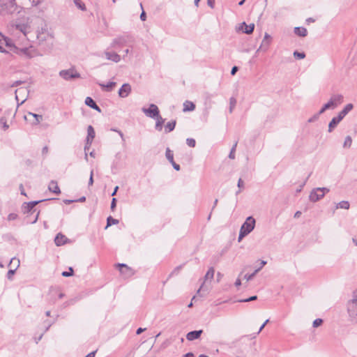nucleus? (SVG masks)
Masks as SVG:
<instances>
[{"label":"nucleus","mask_w":357,"mask_h":357,"mask_svg":"<svg viewBox=\"0 0 357 357\" xmlns=\"http://www.w3.org/2000/svg\"><path fill=\"white\" fill-rule=\"evenodd\" d=\"M96 133L92 126H89L87 128V137L86 139V144L91 145L93 139L95 138Z\"/></svg>","instance_id":"nucleus-18"},{"label":"nucleus","mask_w":357,"mask_h":357,"mask_svg":"<svg viewBox=\"0 0 357 357\" xmlns=\"http://www.w3.org/2000/svg\"><path fill=\"white\" fill-rule=\"evenodd\" d=\"M355 307H357V289L353 291L352 298L347 303V310H353Z\"/></svg>","instance_id":"nucleus-17"},{"label":"nucleus","mask_w":357,"mask_h":357,"mask_svg":"<svg viewBox=\"0 0 357 357\" xmlns=\"http://www.w3.org/2000/svg\"><path fill=\"white\" fill-rule=\"evenodd\" d=\"M348 312L351 315H356L357 316V306L355 307L353 310H347Z\"/></svg>","instance_id":"nucleus-58"},{"label":"nucleus","mask_w":357,"mask_h":357,"mask_svg":"<svg viewBox=\"0 0 357 357\" xmlns=\"http://www.w3.org/2000/svg\"><path fill=\"white\" fill-rule=\"evenodd\" d=\"M24 83V81H22V80H17L15 82H14L11 85H10V87H15V86H20L22 84Z\"/></svg>","instance_id":"nucleus-55"},{"label":"nucleus","mask_w":357,"mask_h":357,"mask_svg":"<svg viewBox=\"0 0 357 357\" xmlns=\"http://www.w3.org/2000/svg\"><path fill=\"white\" fill-rule=\"evenodd\" d=\"M341 121L342 119L338 116H334L328 123V132H332Z\"/></svg>","instance_id":"nucleus-19"},{"label":"nucleus","mask_w":357,"mask_h":357,"mask_svg":"<svg viewBox=\"0 0 357 357\" xmlns=\"http://www.w3.org/2000/svg\"><path fill=\"white\" fill-rule=\"evenodd\" d=\"M268 322H269V319H266V320L264 322V324L260 326V328H259V331H258L256 333H255V334H253V335H253L252 338H255V337H256V336H257L258 334H259V333H260V332L264 329V328L266 326V325Z\"/></svg>","instance_id":"nucleus-49"},{"label":"nucleus","mask_w":357,"mask_h":357,"mask_svg":"<svg viewBox=\"0 0 357 357\" xmlns=\"http://www.w3.org/2000/svg\"><path fill=\"white\" fill-rule=\"evenodd\" d=\"M84 102H85L86 105H87L88 107H89L91 108H93L96 104V102L94 101V100L91 97H86Z\"/></svg>","instance_id":"nucleus-37"},{"label":"nucleus","mask_w":357,"mask_h":357,"mask_svg":"<svg viewBox=\"0 0 357 357\" xmlns=\"http://www.w3.org/2000/svg\"><path fill=\"white\" fill-rule=\"evenodd\" d=\"M238 70V66H233L231 70V75H236V73H237Z\"/></svg>","instance_id":"nucleus-61"},{"label":"nucleus","mask_w":357,"mask_h":357,"mask_svg":"<svg viewBox=\"0 0 357 357\" xmlns=\"http://www.w3.org/2000/svg\"><path fill=\"white\" fill-rule=\"evenodd\" d=\"M93 170H91V174H90L89 180V185H93Z\"/></svg>","instance_id":"nucleus-59"},{"label":"nucleus","mask_w":357,"mask_h":357,"mask_svg":"<svg viewBox=\"0 0 357 357\" xmlns=\"http://www.w3.org/2000/svg\"><path fill=\"white\" fill-rule=\"evenodd\" d=\"M351 144H352L351 137L350 136H347L345 137V139H344V142L343 144V147L344 148H350L351 146Z\"/></svg>","instance_id":"nucleus-41"},{"label":"nucleus","mask_w":357,"mask_h":357,"mask_svg":"<svg viewBox=\"0 0 357 357\" xmlns=\"http://www.w3.org/2000/svg\"><path fill=\"white\" fill-rule=\"evenodd\" d=\"M142 110L147 116L151 119L157 118L160 115L158 106L153 103L149 105V108L143 107Z\"/></svg>","instance_id":"nucleus-10"},{"label":"nucleus","mask_w":357,"mask_h":357,"mask_svg":"<svg viewBox=\"0 0 357 357\" xmlns=\"http://www.w3.org/2000/svg\"><path fill=\"white\" fill-rule=\"evenodd\" d=\"M207 3L209 7L213 8L215 6V0H207Z\"/></svg>","instance_id":"nucleus-64"},{"label":"nucleus","mask_w":357,"mask_h":357,"mask_svg":"<svg viewBox=\"0 0 357 357\" xmlns=\"http://www.w3.org/2000/svg\"><path fill=\"white\" fill-rule=\"evenodd\" d=\"M0 124L1 125L2 130L4 131L9 128V125L7 123V119L6 116H1L0 118Z\"/></svg>","instance_id":"nucleus-32"},{"label":"nucleus","mask_w":357,"mask_h":357,"mask_svg":"<svg viewBox=\"0 0 357 357\" xmlns=\"http://www.w3.org/2000/svg\"><path fill=\"white\" fill-rule=\"evenodd\" d=\"M17 218H18V215L17 213H10L8 214L7 219L8 221H11V220H16Z\"/></svg>","instance_id":"nucleus-51"},{"label":"nucleus","mask_w":357,"mask_h":357,"mask_svg":"<svg viewBox=\"0 0 357 357\" xmlns=\"http://www.w3.org/2000/svg\"><path fill=\"white\" fill-rule=\"evenodd\" d=\"M116 266L119 267L121 274L126 278H130L135 274V271L126 264H117Z\"/></svg>","instance_id":"nucleus-11"},{"label":"nucleus","mask_w":357,"mask_h":357,"mask_svg":"<svg viewBox=\"0 0 357 357\" xmlns=\"http://www.w3.org/2000/svg\"><path fill=\"white\" fill-rule=\"evenodd\" d=\"M20 7L17 5L15 0H0L1 15L20 13Z\"/></svg>","instance_id":"nucleus-1"},{"label":"nucleus","mask_w":357,"mask_h":357,"mask_svg":"<svg viewBox=\"0 0 357 357\" xmlns=\"http://www.w3.org/2000/svg\"><path fill=\"white\" fill-rule=\"evenodd\" d=\"M328 192L329 189L325 187L314 188L311 191L309 199L312 202H317L323 198L325 194Z\"/></svg>","instance_id":"nucleus-6"},{"label":"nucleus","mask_w":357,"mask_h":357,"mask_svg":"<svg viewBox=\"0 0 357 357\" xmlns=\"http://www.w3.org/2000/svg\"><path fill=\"white\" fill-rule=\"evenodd\" d=\"M237 146V142H236L234 146H232L231 151H230V153L229 154V158H231V159H234L235 158V150H236V147Z\"/></svg>","instance_id":"nucleus-50"},{"label":"nucleus","mask_w":357,"mask_h":357,"mask_svg":"<svg viewBox=\"0 0 357 357\" xmlns=\"http://www.w3.org/2000/svg\"><path fill=\"white\" fill-rule=\"evenodd\" d=\"M174 169L176 171H179L181 169V167L178 164L176 163L175 162L171 163Z\"/></svg>","instance_id":"nucleus-63"},{"label":"nucleus","mask_w":357,"mask_h":357,"mask_svg":"<svg viewBox=\"0 0 357 357\" xmlns=\"http://www.w3.org/2000/svg\"><path fill=\"white\" fill-rule=\"evenodd\" d=\"M73 1L75 6L81 10H86V6L81 0H73Z\"/></svg>","instance_id":"nucleus-39"},{"label":"nucleus","mask_w":357,"mask_h":357,"mask_svg":"<svg viewBox=\"0 0 357 357\" xmlns=\"http://www.w3.org/2000/svg\"><path fill=\"white\" fill-rule=\"evenodd\" d=\"M270 43H271V41H269V40H263L260 47L257 50L256 53L259 52V51L266 52L268 49Z\"/></svg>","instance_id":"nucleus-28"},{"label":"nucleus","mask_w":357,"mask_h":357,"mask_svg":"<svg viewBox=\"0 0 357 357\" xmlns=\"http://www.w3.org/2000/svg\"><path fill=\"white\" fill-rule=\"evenodd\" d=\"M239 29L244 33L251 34L254 31L255 24L252 23L248 25L245 22H243L240 24Z\"/></svg>","instance_id":"nucleus-14"},{"label":"nucleus","mask_w":357,"mask_h":357,"mask_svg":"<svg viewBox=\"0 0 357 357\" xmlns=\"http://www.w3.org/2000/svg\"><path fill=\"white\" fill-rule=\"evenodd\" d=\"M195 109V105L193 102L186 100L183 103V112L193 111Z\"/></svg>","instance_id":"nucleus-27"},{"label":"nucleus","mask_w":357,"mask_h":357,"mask_svg":"<svg viewBox=\"0 0 357 357\" xmlns=\"http://www.w3.org/2000/svg\"><path fill=\"white\" fill-rule=\"evenodd\" d=\"M110 130L116 132V134H119V135L121 138L122 142H125L126 139H125L124 135L122 132V131H121L120 130H119L118 128H112L110 129Z\"/></svg>","instance_id":"nucleus-45"},{"label":"nucleus","mask_w":357,"mask_h":357,"mask_svg":"<svg viewBox=\"0 0 357 357\" xmlns=\"http://www.w3.org/2000/svg\"><path fill=\"white\" fill-rule=\"evenodd\" d=\"M319 118V116L317 114V113H316L315 114H314L312 117H310L307 120V122L308 123H313V122L316 121L317 120H318Z\"/></svg>","instance_id":"nucleus-54"},{"label":"nucleus","mask_w":357,"mask_h":357,"mask_svg":"<svg viewBox=\"0 0 357 357\" xmlns=\"http://www.w3.org/2000/svg\"><path fill=\"white\" fill-rule=\"evenodd\" d=\"M293 55L296 59H303L306 56L304 52H298L296 50L294 52Z\"/></svg>","instance_id":"nucleus-38"},{"label":"nucleus","mask_w":357,"mask_h":357,"mask_svg":"<svg viewBox=\"0 0 357 357\" xmlns=\"http://www.w3.org/2000/svg\"><path fill=\"white\" fill-rule=\"evenodd\" d=\"M354 108L351 103H349L338 113L337 116L342 120L345 116Z\"/></svg>","instance_id":"nucleus-21"},{"label":"nucleus","mask_w":357,"mask_h":357,"mask_svg":"<svg viewBox=\"0 0 357 357\" xmlns=\"http://www.w3.org/2000/svg\"><path fill=\"white\" fill-rule=\"evenodd\" d=\"M16 29L19 30L24 36H26V31L28 29V26H27V25H26L24 24H16Z\"/></svg>","instance_id":"nucleus-34"},{"label":"nucleus","mask_w":357,"mask_h":357,"mask_svg":"<svg viewBox=\"0 0 357 357\" xmlns=\"http://www.w3.org/2000/svg\"><path fill=\"white\" fill-rule=\"evenodd\" d=\"M10 51L26 59H31L37 55L36 50L32 45L20 48L15 45L14 47L10 49Z\"/></svg>","instance_id":"nucleus-5"},{"label":"nucleus","mask_w":357,"mask_h":357,"mask_svg":"<svg viewBox=\"0 0 357 357\" xmlns=\"http://www.w3.org/2000/svg\"><path fill=\"white\" fill-rule=\"evenodd\" d=\"M344 97L341 94L333 95L330 100L324 104L328 109H334L343 102Z\"/></svg>","instance_id":"nucleus-7"},{"label":"nucleus","mask_w":357,"mask_h":357,"mask_svg":"<svg viewBox=\"0 0 357 357\" xmlns=\"http://www.w3.org/2000/svg\"><path fill=\"white\" fill-rule=\"evenodd\" d=\"M135 42V38L130 33L123 34L122 36H119L114 39H113L112 43H111V47L116 48V47H121L124 45H129L130 47H132V44Z\"/></svg>","instance_id":"nucleus-2"},{"label":"nucleus","mask_w":357,"mask_h":357,"mask_svg":"<svg viewBox=\"0 0 357 357\" xmlns=\"http://www.w3.org/2000/svg\"><path fill=\"white\" fill-rule=\"evenodd\" d=\"M153 119L156 121L155 129L158 131H161L162 130V125L165 123V119L160 115Z\"/></svg>","instance_id":"nucleus-26"},{"label":"nucleus","mask_w":357,"mask_h":357,"mask_svg":"<svg viewBox=\"0 0 357 357\" xmlns=\"http://www.w3.org/2000/svg\"><path fill=\"white\" fill-rule=\"evenodd\" d=\"M73 275H74V270L72 267H69L68 271H63L61 273V275L63 277H66V278L73 276Z\"/></svg>","instance_id":"nucleus-42"},{"label":"nucleus","mask_w":357,"mask_h":357,"mask_svg":"<svg viewBox=\"0 0 357 357\" xmlns=\"http://www.w3.org/2000/svg\"><path fill=\"white\" fill-rule=\"evenodd\" d=\"M323 319H320V318H317L316 319L314 320L313 323H312V326L314 328H317V327H319V326H321L322 324H323Z\"/></svg>","instance_id":"nucleus-48"},{"label":"nucleus","mask_w":357,"mask_h":357,"mask_svg":"<svg viewBox=\"0 0 357 357\" xmlns=\"http://www.w3.org/2000/svg\"><path fill=\"white\" fill-rule=\"evenodd\" d=\"M310 176V175L307 177V178L305 179V181H303V183L302 184L300 185L299 188H298V189L296 190V192H301L303 190V188L305 186V183H306V181L308 178V177Z\"/></svg>","instance_id":"nucleus-56"},{"label":"nucleus","mask_w":357,"mask_h":357,"mask_svg":"<svg viewBox=\"0 0 357 357\" xmlns=\"http://www.w3.org/2000/svg\"><path fill=\"white\" fill-rule=\"evenodd\" d=\"M58 198H52L49 199V200H57ZM45 201H48V199H41V200H36L31 201L29 202H24L22 205V211L24 214L26 215V218H30L34 213H37L38 210L36 208V206L39 203H41Z\"/></svg>","instance_id":"nucleus-4"},{"label":"nucleus","mask_w":357,"mask_h":357,"mask_svg":"<svg viewBox=\"0 0 357 357\" xmlns=\"http://www.w3.org/2000/svg\"><path fill=\"white\" fill-rule=\"evenodd\" d=\"M349 202L348 201L343 200L337 204L335 208L349 209Z\"/></svg>","instance_id":"nucleus-29"},{"label":"nucleus","mask_w":357,"mask_h":357,"mask_svg":"<svg viewBox=\"0 0 357 357\" xmlns=\"http://www.w3.org/2000/svg\"><path fill=\"white\" fill-rule=\"evenodd\" d=\"M214 273H215L214 268L210 267L204 276L205 280H207L208 279H210V280L213 279V276H214Z\"/></svg>","instance_id":"nucleus-33"},{"label":"nucleus","mask_w":357,"mask_h":357,"mask_svg":"<svg viewBox=\"0 0 357 357\" xmlns=\"http://www.w3.org/2000/svg\"><path fill=\"white\" fill-rule=\"evenodd\" d=\"M237 186L238 188L242 189L244 188V183L241 178H239L238 181Z\"/></svg>","instance_id":"nucleus-60"},{"label":"nucleus","mask_w":357,"mask_h":357,"mask_svg":"<svg viewBox=\"0 0 357 357\" xmlns=\"http://www.w3.org/2000/svg\"><path fill=\"white\" fill-rule=\"evenodd\" d=\"M37 40L41 46L46 43V47H43L45 50H50L53 46V37L45 29H41V31H38Z\"/></svg>","instance_id":"nucleus-3"},{"label":"nucleus","mask_w":357,"mask_h":357,"mask_svg":"<svg viewBox=\"0 0 357 357\" xmlns=\"http://www.w3.org/2000/svg\"><path fill=\"white\" fill-rule=\"evenodd\" d=\"M59 75L66 80H70L80 77V74L73 68L68 70H61L59 72Z\"/></svg>","instance_id":"nucleus-9"},{"label":"nucleus","mask_w":357,"mask_h":357,"mask_svg":"<svg viewBox=\"0 0 357 357\" xmlns=\"http://www.w3.org/2000/svg\"><path fill=\"white\" fill-rule=\"evenodd\" d=\"M0 43L4 44L6 47H9L10 50L13 49L15 46V44H14L13 40L11 38L6 36L1 31H0Z\"/></svg>","instance_id":"nucleus-13"},{"label":"nucleus","mask_w":357,"mask_h":357,"mask_svg":"<svg viewBox=\"0 0 357 357\" xmlns=\"http://www.w3.org/2000/svg\"><path fill=\"white\" fill-rule=\"evenodd\" d=\"M255 219L252 216H249L241 225L240 230L249 234L255 229Z\"/></svg>","instance_id":"nucleus-8"},{"label":"nucleus","mask_w":357,"mask_h":357,"mask_svg":"<svg viewBox=\"0 0 357 357\" xmlns=\"http://www.w3.org/2000/svg\"><path fill=\"white\" fill-rule=\"evenodd\" d=\"M165 156L167 159V160L170 162V163H172L174 162V153L173 152L169 149V148H167L166 149V151H165Z\"/></svg>","instance_id":"nucleus-31"},{"label":"nucleus","mask_w":357,"mask_h":357,"mask_svg":"<svg viewBox=\"0 0 357 357\" xmlns=\"http://www.w3.org/2000/svg\"><path fill=\"white\" fill-rule=\"evenodd\" d=\"M48 189L50 192L56 195H59L61 193V190L57 184V182L55 181H50L48 186Z\"/></svg>","instance_id":"nucleus-23"},{"label":"nucleus","mask_w":357,"mask_h":357,"mask_svg":"<svg viewBox=\"0 0 357 357\" xmlns=\"http://www.w3.org/2000/svg\"><path fill=\"white\" fill-rule=\"evenodd\" d=\"M176 125V120H172L167 123V124L165 126V132L169 133L172 131H173L175 129Z\"/></svg>","instance_id":"nucleus-25"},{"label":"nucleus","mask_w":357,"mask_h":357,"mask_svg":"<svg viewBox=\"0 0 357 357\" xmlns=\"http://www.w3.org/2000/svg\"><path fill=\"white\" fill-rule=\"evenodd\" d=\"M229 104H230L229 112H230V113H231L233 111V108L235 107V105L236 104V100L235 99V98H234V97L230 98Z\"/></svg>","instance_id":"nucleus-46"},{"label":"nucleus","mask_w":357,"mask_h":357,"mask_svg":"<svg viewBox=\"0 0 357 357\" xmlns=\"http://www.w3.org/2000/svg\"><path fill=\"white\" fill-rule=\"evenodd\" d=\"M98 85L101 87L102 90L107 92H110L116 85V83L115 82H109L107 84L99 83Z\"/></svg>","instance_id":"nucleus-22"},{"label":"nucleus","mask_w":357,"mask_h":357,"mask_svg":"<svg viewBox=\"0 0 357 357\" xmlns=\"http://www.w3.org/2000/svg\"><path fill=\"white\" fill-rule=\"evenodd\" d=\"M68 241V238L61 233H59L54 238V243L56 246H61L65 245Z\"/></svg>","instance_id":"nucleus-16"},{"label":"nucleus","mask_w":357,"mask_h":357,"mask_svg":"<svg viewBox=\"0 0 357 357\" xmlns=\"http://www.w3.org/2000/svg\"><path fill=\"white\" fill-rule=\"evenodd\" d=\"M15 273V269H10L7 273V278L10 280L13 279V276Z\"/></svg>","instance_id":"nucleus-53"},{"label":"nucleus","mask_w":357,"mask_h":357,"mask_svg":"<svg viewBox=\"0 0 357 357\" xmlns=\"http://www.w3.org/2000/svg\"><path fill=\"white\" fill-rule=\"evenodd\" d=\"M185 265V263H184L183 264H181V265L178 266H176V268H174V269L170 273L169 277L178 275L179 271L183 268V266Z\"/></svg>","instance_id":"nucleus-40"},{"label":"nucleus","mask_w":357,"mask_h":357,"mask_svg":"<svg viewBox=\"0 0 357 357\" xmlns=\"http://www.w3.org/2000/svg\"><path fill=\"white\" fill-rule=\"evenodd\" d=\"M202 333H203V330L192 331L187 333L186 339L188 341H193V340H197L200 337Z\"/></svg>","instance_id":"nucleus-15"},{"label":"nucleus","mask_w":357,"mask_h":357,"mask_svg":"<svg viewBox=\"0 0 357 357\" xmlns=\"http://www.w3.org/2000/svg\"><path fill=\"white\" fill-rule=\"evenodd\" d=\"M40 213V211L38 210L33 218H31V216L30 218H26L28 219L27 222L30 224H35L38 220Z\"/></svg>","instance_id":"nucleus-36"},{"label":"nucleus","mask_w":357,"mask_h":357,"mask_svg":"<svg viewBox=\"0 0 357 357\" xmlns=\"http://www.w3.org/2000/svg\"><path fill=\"white\" fill-rule=\"evenodd\" d=\"M259 271V268H257L251 274H245V276H244V278L247 280V281H250L251 280H252L254 278V277L255 276V275Z\"/></svg>","instance_id":"nucleus-43"},{"label":"nucleus","mask_w":357,"mask_h":357,"mask_svg":"<svg viewBox=\"0 0 357 357\" xmlns=\"http://www.w3.org/2000/svg\"><path fill=\"white\" fill-rule=\"evenodd\" d=\"M105 56L107 59L112 61L115 63H118L121 61V56L116 52H105Z\"/></svg>","instance_id":"nucleus-20"},{"label":"nucleus","mask_w":357,"mask_h":357,"mask_svg":"<svg viewBox=\"0 0 357 357\" xmlns=\"http://www.w3.org/2000/svg\"><path fill=\"white\" fill-rule=\"evenodd\" d=\"M118 223H119V220L117 219H115V218H112V216H109L107 218L106 228H107L108 227H110L113 225H116Z\"/></svg>","instance_id":"nucleus-35"},{"label":"nucleus","mask_w":357,"mask_h":357,"mask_svg":"<svg viewBox=\"0 0 357 357\" xmlns=\"http://www.w3.org/2000/svg\"><path fill=\"white\" fill-rule=\"evenodd\" d=\"M257 299V296H250L249 298H245V299L238 300L237 302H239V303H247V302H250V301H256Z\"/></svg>","instance_id":"nucleus-44"},{"label":"nucleus","mask_w":357,"mask_h":357,"mask_svg":"<svg viewBox=\"0 0 357 357\" xmlns=\"http://www.w3.org/2000/svg\"><path fill=\"white\" fill-rule=\"evenodd\" d=\"M328 109L326 107V106L324 105L320 109V110L317 112V114L320 116L323 113H324Z\"/></svg>","instance_id":"nucleus-62"},{"label":"nucleus","mask_w":357,"mask_h":357,"mask_svg":"<svg viewBox=\"0 0 357 357\" xmlns=\"http://www.w3.org/2000/svg\"><path fill=\"white\" fill-rule=\"evenodd\" d=\"M186 144L188 146L193 148L196 145V141L193 138H188L186 139Z\"/></svg>","instance_id":"nucleus-47"},{"label":"nucleus","mask_w":357,"mask_h":357,"mask_svg":"<svg viewBox=\"0 0 357 357\" xmlns=\"http://www.w3.org/2000/svg\"><path fill=\"white\" fill-rule=\"evenodd\" d=\"M29 115L32 116L35 119V121L33 123V125H38L43 120V116L40 114H37L33 112H28Z\"/></svg>","instance_id":"nucleus-30"},{"label":"nucleus","mask_w":357,"mask_h":357,"mask_svg":"<svg viewBox=\"0 0 357 357\" xmlns=\"http://www.w3.org/2000/svg\"><path fill=\"white\" fill-rule=\"evenodd\" d=\"M294 32L300 37H305L307 35V29L303 26L295 27Z\"/></svg>","instance_id":"nucleus-24"},{"label":"nucleus","mask_w":357,"mask_h":357,"mask_svg":"<svg viewBox=\"0 0 357 357\" xmlns=\"http://www.w3.org/2000/svg\"><path fill=\"white\" fill-rule=\"evenodd\" d=\"M247 235H248L247 234H245L243 231L240 230L238 237V241L240 242Z\"/></svg>","instance_id":"nucleus-57"},{"label":"nucleus","mask_w":357,"mask_h":357,"mask_svg":"<svg viewBox=\"0 0 357 357\" xmlns=\"http://www.w3.org/2000/svg\"><path fill=\"white\" fill-rule=\"evenodd\" d=\"M131 86L128 83H125L119 89L118 94L121 98H126L131 93Z\"/></svg>","instance_id":"nucleus-12"},{"label":"nucleus","mask_w":357,"mask_h":357,"mask_svg":"<svg viewBox=\"0 0 357 357\" xmlns=\"http://www.w3.org/2000/svg\"><path fill=\"white\" fill-rule=\"evenodd\" d=\"M116 202H117V199L116 198H112V202H111V206H110V208H111L112 211H114V210L116 207Z\"/></svg>","instance_id":"nucleus-52"}]
</instances>
